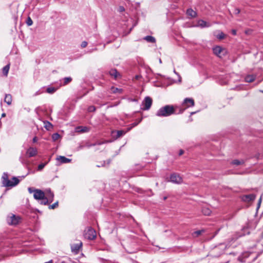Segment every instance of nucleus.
I'll return each mask as SVG.
<instances>
[{
	"instance_id": "1",
	"label": "nucleus",
	"mask_w": 263,
	"mask_h": 263,
	"mask_svg": "<svg viewBox=\"0 0 263 263\" xmlns=\"http://www.w3.org/2000/svg\"><path fill=\"white\" fill-rule=\"evenodd\" d=\"M177 114L173 105H167L159 108L156 115L159 117H168L173 114Z\"/></svg>"
},
{
	"instance_id": "2",
	"label": "nucleus",
	"mask_w": 263,
	"mask_h": 263,
	"mask_svg": "<svg viewBox=\"0 0 263 263\" xmlns=\"http://www.w3.org/2000/svg\"><path fill=\"white\" fill-rule=\"evenodd\" d=\"M13 181H10L8 178L7 173H4L2 177V183L3 185L5 187H13L16 185L19 182V179L15 177H12Z\"/></svg>"
},
{
	"instance_id": "3",
	"label": "nucleus",
	"mask_w": 263,
	"mask_h": 263,
	"mask_svg": "<svg viewBox=\"0 0 263 263\" xmlns=\"http://www.w3.org/2000/svg\"><path fill=\"white\" fill-rule=\"evenodd\" d=\"M182 105L185 106V108H179V111L177 112L178 114H182L187 108L194 106L195 105L194 100L192 98H186L184 99Z\"/></svg>"
},
{
	"instance_id": "4",
	"label": "nucleus",
	"mask_w": 263,
	"mask_h": 263,
	"mask_svg": "<svg viewBox=\"0 0 263 263\" xmlns=\"http://www.w3.org/2000/svg\"><path fill=\"white\" fill-rule=\"evenodd\" d=\"M213 52L214 54L219 58H222L227 54V50L226 49L222 48L219 46H216L213 48Z\"/></svg>"
},
{
	"instance_id": "5",
	"label": "nucleus",
	"mask_w": 263,
	"mask_h": 263,
	"mask_svg": "<svg viewBox=\"0 0 263 263\" xmlns=\"http://www.w3.org/2000/svg\"><path fill=\"white\" fill-rule=\"evenodd\" d=\"M20 217L11 214L7 218V222L9 225H16L20 221Z\"/></svg>"
},
{
	"instance_id": "6",
	"label": "nucleus",
	"mask_w": 263,
	"mask_h": 263,
	"mask_svg": "<svg viewBox=\"0 0 263 263\" xmlns=\"http://www.w3.org/2000/svg\"><path fill=\"white\" fill-rule=\"evenodd\" d=\"M153 103L152 99L149 97H145L142 102V105L143 106L141 109L144 110H147L150 109Z\"/></svg>"
},
{
	"instance_id": "7",
	"label": "nucleus",
	"mask_w": 263,
	"mask_h": 263,
	"mask_svg": "<svg viewBox=\"0 0 263 263\" xmlns=\"http://www.w3.org/2000/svg\"><path fill=\"white\" fill-rule=\"evenodd\" d=\"M170 181L173 183L180 184L182 182V178L178 174L173 173L170 176Z\"/></svg>"
},
{
	"instance_id": "8",
	"label": "nucleus",
	"mask_w": 263,
	"mask_h": 263,
	"mask_svg": "<svg viewBox=\"0 0 263 263\" xmlns=\"http://www.w3.org/2000/svg\"><path fill=\"white\" fill-rule=\"evenodd\" d=\"M256 195L254 194L244 195L241 196V199L244 202H249L255 200Z\"/></svg>"
},
{
	"instance_id": "9",
	"label": "nucleus",
	"mask_w": 263,
	"mask_h": 263,
	"mask_svg": "<svg viewBox=\"0 0 263 263\" xmlns=\"http://www.w3.org/2000/svg\"><path fill=\"white\" fill-rule=\"evenodd\" d=\"M45 193L41 190H35V193L33 194V197L35 199L40 200L43 199L45 196Z\"/></svg>"
},
{
	"instance_id": "10",
	"label": "nucleus",
	"mask_w": 263,
	"mask_h": 263,
	"mask_svg": "<svg viewBox=\"0 0 263 263\" xmlns=\"http://www.w3.org/2000/svg\"><path fill=\"white\" fill-rule=\"evenodd\" d=\"M82 246V242H80L78 243H74L71 245V249L72 252H73L76 253H78L79 251L80 248Z\"/></svg>"
},
{
	"instance_id": "11",
	"label": "nucleus",
	"mask_w": 263,
	"mask_h": 263,
	"mask_svg": "<svg viewBox=\"0 0 263 263\" xmlns=\"http://www.w3.org/2000/svg\"><path fill=\"white\" fill-rule=\"evenodd\" d=\"M86 237L90 240L95 239L96 237V232L92 229H89L86 233Z\"/></svg>"
},
{
	"instance_id": "12",
	"label": "nucleus",
	"mask_w": 263,
	"mask_h": 263,
	"mask_svg": "<svg viewBox=\"0 0 263 263\" xmlns=\"http://www.w3.org/2000/svg\"><path fill=\"white\" fill-rule=\"evenodd\" d=\"M109 75L115 79L121 78V76L116 69H111L108 72Z\"/></svg>"
},
{
	"instance_id": "13",
	"label": "nucleus",
	"mask_w": 263,
	"mask_h": 263,
	"mask_svg": "<svg viewBox=\"0 0 263 263\" xmlns=\"http://www.w3.org/2000/svg\"><path fill=\"white\" fill-rule=\"evenodd\" d=\"M27 153L29 157H32L36 155L37 151L36 148L30 147L28 149Z\"/></svg>"
},
{
	"instance_id": "14",
	"label": "nucleus",
	"mask_w": 263,
	"mask_h": 263,
	"mask_svg": "<svg viewBox=\"0 0 263 263\" xmlns=\"http://www.w3.org/2000/svg\"><path fill=\"white\" fill-rule=\"evenodd\" d=\"M57 160L59 161L60 163H67L71 161V159H68L65 156H60L57 158Z\"/></svg>"
},
{
	"instance_id": "15",
	"label": "nucleus",
	"mask_w": 263,
	"mask_h": 263,
	"mask_svg": "<svg viewBox=\"0 0 263 263\" xmlns=\"http://www.w3.org/2000/svg\"><path fill=\"white\" fill-rule=\"evenodd\" d=\"M197 26L200 27L201 28L209 27L210 26V24L205 21L199 20L197 22Z\"/></svg>"
},
{
	"instance_id": "16",
	"label": "nucleus",
	"mask_w": 263,
	"mask_h": 263,
	"mask_svg": "<svg viewBox=\"0 0 263 263\" xmlns=\"http://www.w3.org/2000/svg\"><path fill=\"white\" fill-rule=\"evenodd\" d=\"M131 130V128H127L126 130H119L116 132L117 135L116 138H120Z\"/></svg>"
},
{
	"instance_id": "17",
	"label": "nucleus",
	"mask_w": 263,
	"mask_h": 263,
	"mask_svg": "<svg viewBox=\"0 0 263 263\" xmlns=\"http://www.w3.org/2000/svg\"><path fill=\"white\" fill-rule=\"evenodd\" d=\"M72 79L70 77H65L60 80L61 82V85L63 86H65L68 84L70 83L72 81Z\"/></svg>"
},
{
	"instance_id": "18",
	"label": "nucleus",
	"mask_w": 263,
	"mask_h": 263,
	"mask_svg": "<svg viewBox=\"0 0 263 263\" xmlns=\"http://www.w3.org/2000/svg\"><path fill=\"white\" fill-rule=\"evenodd\" d=\"M186 14L191 18L195 17L197 16V12L192 8H189L186 10Z\"/></svg>"
},
{
	"instance_id": "19",
	"label": "nucleus",
	"mask_w": 263,
	"mask_h": 263,
	"mask_svg": "<svg viewBox=\"0 0 263 263\" xmlns=\"http://www.w3.org/2000/svg\"><path fill=\"white\" fill-rule=\"evenodd\" d=\"M4 102L8 105H11L12 103V96L10 94H6Z\"/></svg>"
},
{
	"instance_id": "20",
	"label": "nucleus",
	"mask_w": 263,
	"mask_h": 263,
	"mask_svg": "<svg viewBox=\"0 0 263 263\" xmlns=\"http://www.w3.org/2000/svg\"><path fill=\"white\" fill-rule=\"evenodd\" d=\"M256 77L254 75H248L245 78V81L246 82L251 83L253 82L255 79Z\"/></svg>"
},
{
	"instance_id": "21",
	"label": "nucleus",
	"mask_w": 263,
	"mask_h": 263,
	"mask_svg": "<svg viewBox=\"0 0 263 263\" xmlns=\"http://www.w3.org/2000/svg\"><path fill=\"white\" fill-rule=\"evenodd\" d=\"M144 40H146L147 42L154 43L156 42V39L154 37L147 35L144 37Z\"/></svg>"
},
{
	"instance_id": "22",
	"label": "nucleus",
	"mask_w": 263,
	"mask_h": 263,
	"mask_svg": "<svg viewBox=\"0 0 263 263\" xmlns=\"http://www.w3.org/2000/svg\"><path fill=\"white\" fill-rule=\"evenodd\" d=\"M10 69V64H7L3 68L2 71L4 76H7Z\"/></svg>"
},
{
	"instance_id": "23",
	"label": "nucleus",
	"mask_w": 263,
	"mask_h": 263,
	"mask_svg": "<svg viewBox=\"0 0 263 263\" xmlns=\"http://www.w3.org/2000/svg\"><path fill=\"white\" fill-rule=\"evenodd\" d=\"M202 213L204 215L209 216L211 213V210L208 208H203L202 209Z\"/></svg>"
},
{
	"instance_id": "24",
	"label": "nucleus",
	"mask_w": 263,
	"mask_h": 263,
	"mask_svg": "<svg viewBox=\"0 0 263 263\" xmlns=\"http://www.w3.org/2000/svg\"><path fill=\"white\" fill-rule=\"evenodd\" d=\"M49 195H48L47 198V199L49 200V202H52L53 200V197H54V194L52 192H51V190L50 189H49Z\"/></svg>"
},
{
	"instance_id": "25",
	"label": "nucleus",
	"mask_w": 263,
	"mask_h": 263,
	"mask_svg": "<svg viewBox=\"0 0 263 263\" xmlns=\"http://www.w3.org/2000/svg\"><path fill=\"white\" fill-rule=\"evenodd\" d=\"M44 127L47 130H50L52 128V125L49 121H45L44 122Z\"/></svg>"
},
{
	"instance_id": "26",
	"label": "nucleus",
	"mask_w": 263,
	"mask_h": 263,
	"mask_svg": "<svg viewBox=\"0 0 263 263\" xmlns=\"http://www.w3.org/2000/svg\"><path fill=\"white\" fill-rule=\"evenodd\" d=\"M245 163L243 160H239L237 159L234 160L232 161L231 163L234 165H239L240 164H242Z\"/></svg>"
},
{
	"instance_id": "27",
	"label": "nucleus",
	"mask_w": 263,
	"mask_h": 263,
	"mask_svg": "<svg viewBox=\"0 0 263 263\" xmlns=\"http://www.w3.org/2000/svg\"><path fill=\"white\" fill-rule=\"evenodd\" d=\"M111 90L112 93H121L122 92V89H120V88H116L115 87H112L111 88Z\"/></svg>"
},
{
	"instance_id": "28",
	"label": "nucleus",
	"mask_w": 263,
	"mask_h": 263,
	"mask_svg": "<svg viewBox=\"0 0 263 263\" xmlns=\"http://www.w3.org/2000/svg\"><path fill=\"white\" fill-rule=\"evenodd\" d=\"M57 90V88H55V87H49L47 88L46 92H48V93L52 94L55 92Z\"/></svg>"
},
{
	"instance_id": "29",
	"label": "nucleus",
	"mask_w": 263,
	"mask_h": 263,
	"mask_svg": "<svg viewBox=\"0 0 263 263\" xmlns=\"http://www.w3.org/2000/svg\"><path fill=\"white\" fill-rule=\"evenodd\" d=\"M40 200V204H41L47 205L49 203V200L47 199V198L45 196L43 197V199H41Z\"/></svg>"
},
{
	"instance_id": "30",
	"label": "nucleus",
	"mask_w": 263,
	"mask_h": 263,
	"mask_svg": "<svg viewBox=\"0 0 263 263\" xmlns=\"http://www.w3.org/2000/svg\"><path fill=\"white\" fill-rule=\"evenodd\" d=\"M204 232V230H198V231L194 232L192 235L194 237H198Z\"/></svg>"
},
{
	"instance_id": "31",
	"label": "nucleus",
	"mask_w": 263,
	"mask_h": 263,
	"mask_svg": "<svg viewBox=\"0 0 263 263\" xmlns=\"http://www.w3.org/2000/svg\"><path fill=\"white\" fill-rule=\"evenodd\" d=\"M252 254H249L248 253H245L244 254H242V261H244L245 262L246 261V258L250 257V256H252Z\"/></svg>"
},
{
	"instance_id": "32",
	"label": "nucleus",
	"mask_w": 263,
	"mask_h": 263,
	"mask_svg": "<svg viewBox=\"0 0 263 263\" xmlns=\"http://www.w3.org/2000/svg\"><path fill=\"white\" fill-rule=\"evenodd\" d=\"M47 163L48 162H45L40 164L38 165L37 170L39 171H42L44 168V167L47 165Z\"/></svg>"
},
{
	"instance_id": "33",
	"label": "nucleus",
	"mask_w": 263,
	"mask_h": 263,
	"mask_svg": "<svg viewBox=\"0 0 263 263\" xmlns=\"http://www.w3.org/2000/svg\"><path fill=\"white\" fill-rule=\"evenodd\" d=\"M60 138V135L58 133H54L52 135V139L53 141H55Z\"/></svg>"
},
{
	"instance_id": "34",
	"label": "nucleus",
	"mask_w": 263,
	"mask_h": 263,
	"mask_svg": "<svg viewBox=\"0 0 263 263\" xmlns=\"http://www.w3.org/2000/svg\"><path fill=\"white\" fill-rule=\"evenodd\" d=\"M217 38L219 40L223 39L225 37V34L222 32H220L216 36Z\"/></svg>"
},
{
	"instance_id": "35",
	"label": "nucleus",
	"mask_w": 263,
	"mask_h": 263,
	"mask_svg": "<svg viewBox=\"0 0 263 263\" xmlns=\"http://www.w3.org/2000/svg\"><path fill=\"white\" fill-rule=\"evenodd\" d=\"M26 24L28 26H30L32 25L33 21L30 17H28L26 21Z\"/></svg>"
},
{
	"instance_id": "36",
	"label": "nucleus",
	"mask_w": 263,
	"mask_h": 263,
	"mask_svg": "<svg viewBox=\"0 0 263 263\" xmlns=\"http://www.w3.org/2000/svg\"><path fill=\"white\" fill-rule=\"evenodd\" d=\"M58 203H59L58 201H57L56 202L54 203L53 204L50 205L49 206V209H55V208H57L58 206Z\"/></svg>"
},
{
	"instance_id": "37",
	"label": "nucleus",
	"mask_w": 263,
	"mask_h": 263,
	"mask_svg": "<svg viewBox=\"0 0 263 263\" xmlns=\"http://www.w3.org/2000/svg\"><path fill=\"white\" fill-rule=\"evenodd\" d=\"M96 110V107L94 106H90L88 108V111L89 112H93Z\"/></svg>"
},
{
	"instance_id": "38",
	"label": "nucleus",
	"mask_w": 263,
	"mask_h": 263,
	"mask_svg": "<svg viewBox=\"0 0 263 263\" xmlns=\"http://www.w3.org/2000/svg\"><path fill=\"white\" fill-rule=\"evenodd\" d=\"M77 129H81V131L82 132H85L87 131V128L86 127H83V126H78L77 127Z\"/></svg>"
},
{
	"instance_id": "39",
	"label": "nucleus",
	"mask_w": 263,
	"mask_h": 263,
	"mask_svg": "<svg viewBox=\"0 0 263 263\" xmlns=\"http://www.w3.org/2000/svg\"><path fill=\"white\" fill-rule=\"evenodd\" d=\"M106 166V161H103V162H101L100 164L97 165V167H103V166Z\"/></svg>"
},
{
	"instance_id": "40",
	"label": "nucleus",
	"mask_w": 263,
	"mask_h": 263,
	"mask_svg": "<svg viewBox=\"0 0 263 263\" xmlns=\"http://www.w3.org/2000/svg\"><path fill=\"white\" fill-rule=\"evenodd\" d=\"M141 121V120L139 121V122H134L133 123H132L130 125V127H129L128 128H131V129L134 127H135Z\"/></svg>"
},
{
	"instance_id": "41",
	"label": "nucleus",
	"mask_w": 263,
	"mask_h": 263,
	"mask_svg": "<svg viewBox=\"0 0 263 263\" xmlns=\"http://www.w3.org/2000/svg\"><path fill=\"white\" fill-rule=\"evenodd\" d=\"M88 43L86 41H83L82 42L81 44V47L82 48H85L87 46Z\"/></svg>"
},
{
	"instance_id": "42",
	"label": "nucleus",
	"mask_w": 263,
	"mask_h": 263,
	"mask_svg": "<svg viewBox=\"0 0 263 263\" xmlns=\"http://www.w3.org/2000/svg\"><path fill=\"white\" fill-rule=\"evenodd\" d=\"M125 11V8L123 6H120L118 8V11L119 12H122Z\"/></svg>"
},
{
	"instance_id": "43",
	"label": "nucleus",
	"mask_w": 263,
	"mask_h": 263,
	"mask_svg": "<svg viewBox=\"0 0 263 263\" xmlns=\"http://www.w3.org/2000/svg\"><path fill=\"white\" fill-rule=\"evenodd\" d=\"M35 189H33L32 187H29L28 189V192L29 193H32L33 192H34V193H35Z\"/></svg>"
},
{
	"instance_id": "44",
	"label": "nucleus",
	"mask_w": 263,
	"mask_h": 263,
	"mask_svg": "<svg viewBox=\"0 0 263 263\" xmlns=\"http://www.w3.org/2000/svg\"><path fill=\"white\" fill-rule=\"evenodd\" d=\"M240 12V10L239 8H235L234 10V13L235 14H238Z\"/></svg>"
},
{
	"instance_id": "45",
	"label": "nucleus",
	"mask_w": 263,
	"mask_h": 263,
	"mask_svg": "<svg viewBox=\"0 0 263 263\" xmlns=\"http://www.w3.org/2000/svg\"><path fill=\"white\" fill-rule=\"evenodd\" d=\"M231 32H232V34L233 35H236V30L235 29H232V31H231Z\"/></svg>"
},
{
	"instance_id": "46",
	"label": "nucleus",
	"mask_w": 263,
	"mask_h": 263,
	"mask_svg": "<svg viewBox=\"0 0 263 263\" xmlns=\"http://www.w3.org/2000/svg\"><path fill=\"white\" fill-rule=\"evenodd\" d=\"M129 100L132 102H138V100L137 99H135V98H134V99H130Z\"/></svg>"
},
{
	"instance_id": "47",
	"label": "nucleus",
	"mask_w": 263,
	"mask_h": 263,
	"mask_svg": "<svg viewBox=\"0 0 263 263\" xmlns=\"http://www.w3.org/2000/svg\"><path fill=\"white\" fill-rule=\"evenodd\" d=\"M183 153H184V151H183V150H182V149H180V150L179 151V156H181V155H182Z\"/></svg>"
},
{
	"instance_id": "48",
	"label": "nucleus",
	"mask_w": 263,
	"mask_h": 263,
	"mask_svg": "<svg viewBox=\"0 0 263 263\" xmlns=\"http://www.w3.org/2000/svg\"><path fill=\"white\" fill-rule=\"evenodd\" d=\"M37 137H34L33 139H32V141L33 143H35L37 141Z\"/></svg>"
},
{
	"instance_id": "49",
	"label": "nucleus",
	"mask_w": 263,
	"mask_h": 263,
	"mask_svg": "<svg viewBox=\"0 0 263 263\" xmlns=\"http://www.w3.org/2000/svg\"><path fill=\"white\" fill-rule=\"evenodd\" d=\"M97 50V48H93V49H90L88 52L91 53V52H93V51H96Z\"/></svg>"
},
{
	"instance_id": "50",
	"label": "nucleus",
	"mask_w": 263,
	"mask_h": 263,
	"mask_svg": "<svg viewBox=\"0 0 263 263\" xmlns=\"http://www.w3.org/2000/svg\"><path fill=\"white\" fill-rule=\"evenodd\" d=\"M105 143V142H96V143L97 144V145H101Z\"/></svg>"
},
{
	"instance_id": "51",
	"label": "nucleus",
	"mask_w": 263,
	"mask_h": 263,
	"mask_svg": "<svg viewBox=\"0 0 263 263\" xmlns=\"http://www.w3.org/2000/svg\"><path fill=\"white\" fill-rule=\"evenodd\" d=\"M96 145H97V144L96 143H94L90 144L88 146V147H91V146H96Z\"/></svg>"
},
{
	"instance_id": "52",
	"label": "nucleus",
	"mask_w": 263,
	"mask_h": 263,
	"mask_svg": "<svg viewBox=\"0 0 263 263\" xmlns=\"http://www.w3.org/2000/svg\"><path fill=\"white\" fill-rule=\"evenodd\" d=\"M174 72L175 73H176V74H177L179 76V81L181 82V77H180V76L178 74V73H177L176 72V71L175 70H174Z\"/></svg>"
},
{
	"instance_id": "53",
	"label": "nucleus",
	"mask_w": 263,
	"mask_h": 263,
	"mask_svg": "<svg viewBox=\"0 0 263 263\" xmlns=\"http://www.w3.org/2000/svg\"><path fill=\"white\" fill-rule=\"evenodd\" d=\"M110 162H111V160L108 159L107 160V161H106V164H107V165H109L110 164Z\"/></svg>"
},
{
	"instance_id": "54",
	"label": "nucleus",
	"mask_w": 263,
	"mask_h": 263,
	"mask_svg": "<svg viewBox=\"0 0 263 263\" xmlns=\"http://www.w3.org/2000/svg\"><path fill=\"white\" fill-rule=\"evenodd\" d=\"M219 247H218V248H216L214 250V252H216L217 251H218V250H219Z\"/></svg>"
},
{
	"instance_id": "55",
	"label": "nucleus",
	"mask_w": 263,
	"mask_h": 263,
	"mask_svg": "<svg viewBox=\"0 0 263 263\" xmlns=\"http://www.w3.org/2000/svg\"><path fill=\"white\" fill-rule=\"evenodd\" d=\"M44 263H53V261H52V260H49L47 262H45Z\"/></svg>"
},
{
	"instance_id": "56",
	"label": "nucleus",
	"mask_w": 263,
	"mask_h": 263,
	"mask_svg": "<svg viewBox=\"0 0 263 263\" xmlns=\"http://www.w3.org/2000/svg\"><path fill=\"white\" fill-rule=\"evenodd\" d=\"M6 116V114L5 113H3L2 115V117H4Z\"/></svg>"
},
{
	"instance_id": "57",
	"label": "nucleus",
	"mask_w": 263,
	"mask_h": 263,
	"mask_svg": "<svg viewBox=\"0 0 263 263\" xmlns=\"http://www.w3.org/2000/svg\"><path fill=\"white\" fill-rule=\"evenodd\" d=\"M257 256H255V257H252V259H253V260H255V259H256V258H257Z\"/></svg>"
},
{
	"instance_id": "58",
	"label": "nucleus",
	"mask_w": 263,
	"mask_h": 263,
	"mask_svg": "<svg viewBox=\"0 0 263 263\" xmlns=\"http://www.w3.org/2000/svg\"><path fill=\"white\" fill-rule=\"evenodd\" d=\"M167 199V197L166 196H165L163 197V200H165Z\"/></svg>"
},
{
	"instance_id": "59",
	"label": "nucleus",
	"mask_w": 263,
	"mask_h": 263,
	"mask_svg": "<svg viewBox=\"0 0 263 263\" xmlns=\"http://www.w3.org/2000/svg\"><path fill=\"white\" fill-rule=\"evenodd\" d=\"M263 238V231L261 232V238Z\"/></svg>"
},
{
	"instance_id": "60",
	"label": "nucleus",
	"mask_w": 263,
	"mask_h": 263,
	"mask_svg": "<svg viewBox=\"0 0 263 263\" xmlns=\"http://www.w3.org/2000/svg\"><path fill=\"white\" fill-rule=\"evenodd\" d=\"M195 114V112H192L191 113V115H193V114Z\"/></svg>"
},
{
	"instance_id": "61",
	"label": "nucleus",
	"mask_w": 263,
	"mask_h": 263,
	"mask_svg": "<svg viewBox=\"0 0 263 263\" xmlns=\"http://www.w3.org/2000/svg\"><path fill=\"white\" fill-rule=\"evenodd\" d=\"M223 252H224V251H223V250H222L221 251V254L223 253Z\"/></svg>"
},
{
	"instance_id": "62",
	"label": "nucleus",
	"mask_w": 263,
	"mask_h": 263,
	"mask_svg": "<svg viewBox=\"0 0 263 263\" xmlns=\"http://www.w3.org/2000/svg\"><path fill=\"white\" fill-rule=\"evenodd\" d=\"M261 198H260L259 199V203H260V202H261Z\"/></svg>"
},
{
	"instance_id": "63",
	"label": "nucleus",
	"mask_w": 263,
	"mask_h": 263,
	"mask_svg": "<svg viewBox=\"0 0 263 263\" xmlns=\"http://www.w3.org/2000/svg\"><path fill=\"white\" fill-rule=\"evenodd\" d=\"M159 62L161 63L162 62H161V59L159 60Z\"/></svg>"
},
{
	"instance_id": "64",
	"label": "nucleus",
	"mask_w": 263,
	"mask_h": 263,
	"mask_svg": "<svg viewBox=\"0 0 263 263\" xmlns=\"http://www.w3.org/2000/svg\"><path fill=\"white\" fill-rule=\"evenodd\" d=\"M260 91H261V92H262V93H263V90H261Z\"/></svg>"
}]
</instances>
